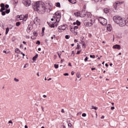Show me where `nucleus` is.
Instances as JSON below:
<instances>
[{"label": "nucleus", "mask_w": 128, "mask_h": 128, "mask_svg": "<svg viewBox=\"0 0 128 128\" xmlns=\"http://www.w3.org/2000/svg\"><path fill=\"white\" fill-rule=\"evenodd\" d=\"M34 10L38 12V14H44L46 8L44 3L42 2H36L33 6Z\"/></svg>", "instance_id": "1"}, {"label": "nucleus", "mask_w": 128, "mask_h": 128, "mask_svg": "<svg viewBox=\"0 0 128 128\" xmlns=\"http://www.w3.org/2000/svg\"><path fill=\"white\" fill-rule=\"evenodd\" d=\"M98 22H100V23H101L102 26H106V24H108V20L106 19L102 18V17H100L99 18Z\"/></svg>", "instance_id": "2"}, {"label": "nucleus", "mask_w": 128, "mask_h": 128, "mask_svg": "<svg viewBox=\"0 0 128 128\" xmlns=\"http://www.w3.org/2000/svg\"><path fill=\"white\" fill-rule=\"evenodd\" d=\"M122 18L120 16H116L113 17V20L116 22V24H118V23L120 22V21L122 19Z\"/></svg>", "instance_id": "3"}, {"label": "nucleus", "mask_w": 128, "mask_h": 128, "mask_svg": "<svg viewBox=\"0 0 128 128\" xmlns=\"http://www.w3.org/2000/svg\"><path fill=\"white\" fill-rule=\"evenodd\" d=\"M118 24H119L120 26H124L126 24V21L124 18H122Z\"/></svg>", "instance_id": "4"}, {"label": "nucleus", "mask_w": 128, "mask_h": 128, "mask_svg": "<svg viewBox=\"0 0 128 128\" xmlns=\"http://www.w3.org/2000/svg\"><path fill=\"white\" fill-rule=\"evenodd\" d=\"M55 16L56 17V22H60V18H62V16H60V13L58 12H56L55 13Z\"/></svg>", "instance_id": "5"}, {"label": "nucleus", "mask_w": 128, "mask_h": 128, "mask_svg": "<svg viewBox=\"0 0 128 128\" xmlns=\"http://www.w3.org/2000/svg\"><path fill=\"white\" fill-rule=\"evenodd\" d=\"M74 15L75 16H76L77 18H78V16H80V18H84V16H86L85 14H80V12H74Z\"/></svg>", "instance_id": "6"}, {"label": "nucleus", "mask_w": 128, "mask_h": 128, "mask_svg": "<svg viewBox=\"0 0 128 128\" xmlns=\"http://www.w3.org/2000/svg\"><path fill=\"white\" fill-rule=\"evenodd\" d=\"M23 3L26 6H30L32 4L30 3V0H26L24 1Z\"/></svg>", "instance_id": "7"}, {"label": "nucleus", "mask_w": 128, "mask_h": 128, "mask_svg": "<svg viewBox=\"0 0 128 128\" xmlns=\"http://www.w3.org/2000/svg\"><path fill=\"white\" fill-rule=\"evenodd\" d=\"M49 26L50 28H56L58 26V24H56V22L54 24H52V22L48 23Z\"/></svg>", "instance_id": "8"}, {"label": "nucleus", "mask_w": 128, "mask_h": 128, "mask_svg": "<svg viewBox=\"0 0 128 128\" xmlns=\"http://www.w3.org/2000/svg\"><path fill=\"white\" fill-rule=\"evenodd\" d=\"M58 28L60 30H64L66 28V25H63V26H60Z\"/></svg>", "instance_id": "9"}, {"label": "nucleus", "mask_w": 128, "mask_h": 128, "mask_svg": "<svg viewBox=\"0 0 128 128\" xmlns=\"http://www.w3.org/2000/svg\"><path fill=\"white\" fill-rule=\"evenodd\" d=\"M40 22V19H38V18H36L34 19V24H38V22Z\"/></svg>", "instance_id": "10"}, {"label": "nucleus", "mask_w": 128, "mask_h": 128, "mask_svg": "<svg viewBox=\"0 0 128 128\" xmlns=\"http://www.w3.org/2000/svg\"><path fill=\"white\" fill-rule=\"evenodd\" d=\"M113 48H117V50H120V46L116 44L113 46Z\"/></svg>", "instance_id": "11"}, {"label": "nucleus", "mask_w": 128, "mask_h": 128, "mask_svg": "<svg viewBox=\"0 0 128 128\" xmlns=\"http://www.w3.org/2000/svg\"><path fill=\"white\" fill-rule=\"evenodd\" d=\"M112 30V26L110 24H108L107 26V30L108 32H110Z\"/></svg>", "instance_id": "12"}, {"label": "nucleus", "mask_w": 128, "mask_h": 128, "mask_svg": "<svg viewBox=\"0 0 128 128\" xmlns=\"http://www.w3.org/2000/svg\"><path fill=\"white\" fill-rule=\"evenodd\" d=\"M113 6H114V8L116 10L118 8V2H115L114 3Z\"/></svg>", "instance_id": "13"}, {"label": "nucleus", "mask_w": 128, "mask_h": 128, "mask_svg": "<svg viewBox=\"0 0 128 128\" xmlns=\"http://www.w3.org/2000/svg\"><path fill=\"white\" fill-rule=\"evenodd\" d=\"M68 2L71 4H76V0H68Z\"/></svg>", "instance_id": "14"}, {"label": "nucleus", "mask_w": 128, "mask_h": 128, "mask_svg": "<svg viewBox=\"0 0 128 128\" xmlns=\"http://www.w3.org/2000/svg\"><path fill=\"white\" fill-rule=\"evenodd\" d=\"M38 54H36V56L33 57L32 60H36V58H38Z\"/></svg>", "instance_id": "15"}, {"label": "nucleus", "mask_w": 128, "mask_h": 128, "mask_svg": "<svg viewBox=\"0 0 128 128\" xmlns=\"http://www.w3.org/2000/svg\"><path fill=\"white\" fill-rule=\"evenodd\" d=\"M15 52H16V54H20V50L18 48H16L15 50Z\"/></svg>", "instance_id": "16"}, {"label": "nucleus", "mask_w": 128, "mask_h": 128, "mask_svg": "<svg viewBox=\"0 0 128 128\" xmlns=\"http://www.w3.org/2000/svg\"><path fill=\"white\" fill-rule=\"evenodd\" d=\"M82 46V48H86V43L84 42H80Z\"/></svg>", "instance_id": "17"}, {"label": "nucleus", "mask_w": 128, "mask_h": 128, "mask_svg": "<svg viewBox=\"0 0 128 128\" xmlns=\"http://www.w3.org/2000/svg\"><path fill=\"white\" fill-rule=\"evenodd\" d=\"M78 26H75L73 29L72 28H71V32H74V30H78Z\"/></svg>", "instance_id": "18"}, {"label": "nucleus", "mask_w": 128, "mask_h": 128, "mask_svg": "<svg viewBox=\"0 0 128 128\" xmlns=\"http://www.w3.org/2000/svg\"><path fill=\"white\" fill-rule=\"evenodd\" d=\"M117 4H118V6H120V4H124V1L122 2H120V1H118L116 2Z\"/></svg>", "instance_id": "19"}, {"label": "nucleus", "mask_w": 128, "mask_h": 128, "mask_svg": "<svg viewBox=\"0 0 128 128\" xmlns=\"http://www.w3.org/2000/svg\"><path fill=\"white\" fill-rule=\"evenodd\" d=\"M19 18H20V20H22L24 18V15H20L18 16Z\"/></svg>", "instance_id": "20"}, {"label": "nucleus", "mask_w": 128, "mask_h": 128, "mask_svg": "<svg viewBox=\"0 0 128 128\" xmlns=\"http://www.w3.org/2000/svg\"><path fill=\"white\" fill-rule=\"evenodd\" d=\"M104 12L105 14H108V8H104Z\"/></svg>", "instance_id": "21"}, {"label": "nucleus", "mask_w": 128, "mask_h": 128, "mask_svg": "<svg viewBox=\"0 0 128 128\" xmlns=\"http://www.w3.org/2000/svg\"><path fill=\"white\" fill-rule=\"evenodd\" d=\"M56 6H57L58 8H60V2H57L56 4Z\"/></svg>", "instance_id": "22"}, {"label": "nucleus", "mask_w": 128, "mask_h": 128, "mask_svg": "<svg viewBox=\"0 0 128 128\" xmlns=\"http://www.w3.org/2000/svg\"><path fill=\"white\" fill-rule=\"evenodd\" d=\"M86 15L88 16V18H90V16H92V14L90 12H87Z\"/></svg>", "instance_id": "23"}, {"label": "nucleus", "mask_w": 128, "mask_h": 128, "mask_svg": "<svg viewBox=\"0 0 128 128\" xmlns=\"http://www.w3.org/2000/svg\"><path fill=\"white\" fill-rule=\"evenodd\" d=\"M9 31H10V28H6V34H8Z\"/></svg>", "instance_id": "24"}, {"label": "nucleus", "mask_w": 128, "mask_h": 128, "mask_svg": "<svg viewBox=\"0 0 128 128\" xmlns=\"http://www.w3.org/2000/svg\"><path fill=\"white\" fill-rule=\"evenodd\" d=\"M76 24L77 26H80V22L78 21V20H77L76 22Z\"/></svg>", "instance_id": "25"}, {"label": "nucleus", "mask_w": 128, "mask_h": 128, "mask_svg": "<svg viewBox=\"0 0 128 128\" xmlns=\"http://www.w3.org/2000/svg\"><path fill=\"white\" fill-rule=\"evenodd\" d=\"M80 44L78 43L77 48H76V50H80Z\"/></svg>", "instance_id": "26"}, {"label": "nucleus", "mask_w": 128, "mask_h": 128, "mask_svg": "<svg viewBox=\"0 0 128 128\" xmlns=\"http://www.w3.org/2000/svg\"><path fill=\"white\" fill-rule=\"evenodd\" d=\"M16 26H20V22H18L16 23Z\"/></svg>", "instance_id": "27"}, {"label": "nucleus", "mask_w": 128, "mask_h": 128, "mask_svg": "<svg viewBox=\"0 0 128 128\" xmlns=\"http://www.w3.org/2000/svg\"><path fill=\"white\" fill-rule=\"evenodd\" d=\"M88 26H92V22H88Z\"/></svg>", "instance_id": "28"}, {"label": "nucleus", "mask_w": 128, "mask_h": 128, "mask_svg": "<svg viewBox=\"0 0 128 128\" xmlns=\"http://www.w3.org/2000/svg\"><path fill=\"white\" fill-rule=\"evenodd\" d=\"M80 14H85V16H86V12H84V11H82V12H80Z\"/></svg>", "instance_id": "29"}, {"label": "nucleus", "mask_w": 128, "mask_h": 128, "mask_svg": "<svg viewBox=\"0 0 128 128\" xmlns=\"http://www.w3.org/2000/svg\"><path fill=\"white\" fill-rule=\"evenodd\" d=\"M76 77L79 78H80V73H77L76 74Z\"/></svg>", "instance_id": "30"}, {"label": "nucleus", "mask_w": 128, "mask_h": 128, "mask_svg": "<svg viewBox=\"0 0 128 128\" xmlns=\"http://www.w3.org/2000/svg\"><path fill=\"white\" fill-rule=\"evenodd\" d=\"M6 10V8L4 7H2L1 10H0V12H4Z\"/></svg>", "instance_id": "31"}, {"label": "nucleus", "mask_w": 128, "mask_h": 128, "mask_svg": "<svg viewBox=\"0 0 128 128\" xmlns=\"http://www.w3.org/2000/svg\"><path fill=\"white\" fill-rule=\"evenodd\" d=\"M92 2H100V0H93Z\"/></svg>", "instance_id": "32"}, {"label": "nucleus", "mask_w": 128, "mask_h": 128, "mask_svg": "<svg viewBox=\"0 0 128 128\" xmlns=\"http://www.w3.org/2000/svg\"><path fill=\"white\" fill-rule=\"evenodd\" d=\"M55 68H58V64H55L54 65Z\"/></svg>", "instance_id": "33"}, {"label": "nucleus", "mask_w": 128, "mask_h": 128, "mask_svg": "<svg viewBox=\"0 0 128 128\" xmlns=\"http://www.w3.org/2000/svg\"><path fill=\"white\" fill-rule=\"evenodd\" d=\"M14 80L15 82H20V80L16 78H14Z\"/></svg>", "instance_id": "34"}, {"label": "nucleus", "mask_w": 128, "mask_h": 128, "mask_svg": "<svg viewBox=\"0 0 128 128\" xmlns=\"http://www.w3.org/2000/svg\"><path fill=\"white\" fill-rule=\"evenodd\" d=\"M2 13V16H6V12H4V11H2L1 12Z\"/></svg>", "instance_id": "35"}, {"label": "nucleus", "mask_w": 128, "mask_h": 128, "mask_svg": "<svg viewBox=\"0 0 128 128\" xmlns=\"http://www.w3.org/2000/svg\"><path fill=\"white\" fill-rule=\"evenodd\" d=\"M90 58H94L96 56H94V55H90Z\"/></svg>", "instance_id": "36"}, {"label": "nucleus", "mask_w": 128, "mask_h": 128, "mask_svg": "<svg viewBox=\"0 0 128 128\" xmlns=\"http://www.w3.org/2000/svg\"><path fill=\"white\" fill-rule=\"evenodd\" d=\"M34 34L35 36H38V33L36 32H34Z\"/></svg>", "instance_id": "37"}, {"label": "nucleus", "mask_w": 128, "mask_h": 128, "mask_svg": "<svg viewBox=\"0 0 128 128\" xmlns=\"http://www.w3.org/2000/svg\"><path fill=\"white\" fill-rule=\"evenodd\" d=\"M82 116L86 118V113H84L82 114Z\"/></svg>", "instance_id": "38"}, {"label": "nucleus", "mask_w": 128, "mask_h": 128, "mask_svg": "<svg viewBox=\"0 0 128 128\" xmlns=\"http://www.w3.org/2000/svg\"><path fill=\"white\" fill-rule=\"evenodd\" d=\"M65 38H66V40H68V38H70V36L66 35Z\"/></svg>", "instance_id": "39"}, {"label": "nucleus", "mask_w": 128, "mask_h": 128, "mask_svg": "<svg viewBox=\"0 0 128 128\" xmlns=\"http://www.w3.org/2000/svg\"><path fill=\"white\" fill-rule=\"evenodd\" d=\"M58 54L60 58V56H62V52H60V53H58Z\"/></svg>", "instance_id": "40"}, {"label": "nucleus", "mask_w": 128, "mask_h": 128, "mask_svg": "<svg viewBox=\"0 0 128 128\" xmlns=\"http://www.w3.org/2000/svg\"><path fill=\"white\" fill-rule=\"evenodd\" d=\"M10 10H7L6 11V14H10Z\"/></svg>", "instance_id": "41"}, {"label": "nucleus", "mask_w": 128, "mask_h": 128, "mask_svg": "<svg viewBox=\"0 0 128 128\" xmlns=\"http://www.w3.org/2000/svg\"><path fill=\"white\" fill-rule=\"evenodd\" d=\"M44 30H46V28H43L42 29V34L44 32Z\"/></svg>", "instance_id": "42"}, {"label": "nucleus", "mask_w": 128, "mask_h": 128, "mask_svg": "<svg viewBox=\"0 0 128 128\" xmlns=\"http://www.w3.org/2000/svg\"><path fill=\"white\" fill-rule=\"evenodd\" d=\"M68 126L69 128H72V124L70 123L68 124Z\"/></svg>", "instance_id": "43"}, {"label": "nucleus", "mask_w": 128, "mask_h": 128, "mask_svg": "<svg viewBox=\"0 0 128 128\" xmlns=\"http://www.w3.org/2000/svg\"><path fill=\"white\" fill-rule=\"evenodd\" d=\"M23 20H24V22H26V20H28V18H26L25 17L23 18Z\"/></svg>", "instance_id": "44"}, {"label": "nucleus", "mask_w": 128, "mask_h": 128, "mask_svg": "<svg viewBox=\"0 0 128 128\" xmlns=\"http://www.w3.org/2000/svg\"><path fill=\"white\" fill-rule=\"evenodd\" d=\"M28 14H26L25 16H24V18H28Z\"/></svg>", "instance_id": "45"}, {"label": "nucleus", "mask_w": 128, "mask_h": 128, "mask_svg": "<svg viewBox=\"0 0 128 128\" xmlns=\"http://www.w3.org/2000/svg\"><path fill=\"white\" fill-rule=\"evenodd\" d=\"M36 44H40V40H38L36 42Z\"/></svg>", "instance_id": "46"}, {"label": "nucleus", "mask_w": 128, "mask_h": 128, "mask_svg": "<svg viewBox=\"0 0 128 128\" xmlns=\"http://www.w3.org/2000/svg\"><path fill=\"white\" fill-rule=\"evenodd\" d=\"M0 6H1V8H4V4H0Z\"/></svg>", "instance_id": "47"}, {"label": "nucleus", "mask_w": 128, "mask_h": 128, "mask_svg": "<svg viewBox=\"0 0 128 128\" xmlns=\"http://www.w3.org/2000/svg\"><path fill=\"white\" fill-rule=\"evenodd\" d=\"M9 7H10V6H8V4H6L5 6V8H8Z\"/></svg>", "instance_id": "48"}, {"label": "nucleus", "mask_w": 128, "mask_h": 128, "mask_svg": "<svg viewBox=\"0 0 128 128\" xmlns=\"http://www.w3.org/2000/svg\"><path fill=\"white\" fill-rule=\"evenodd\" d=\"M88 58L86 57V58L84 59V62H88Z\"/></svg>", "instance_id": "49"}, {"label": "nucleus", "mask_w": 128, "mask_h": 128, "mask_svg": "<svg viewBox=\"0 0 128 128\" xmlns=\"http://www.w3.org/2000/svg\"><path fill=\"white\" fill-rule=\"evenodd\" d=\"M64 76H68V73H64Z\"/></svg>", "instance_id": "50"}, {"label": "nucleus", "mask_w": 128, "mask_h": 128, "mask_svg": "<svg viewBox=\"0 0 128 128\" xmlns=\"http://www.w3.org/2000/svg\"><path fill=\"white\" fill-rule=\"evenodd\" d=\"M61 112H62V114H64V110L62 109Z\"/></svg>", "instance_id": "51"}, {"label": "nucleus", "mask_w": 128, "mask_h": 128, "mask_svg": "<svg viewBox=\"0 0 128 128\" xmlns=\"http://www.w3.org/2000/svg\"><path fill=\"white\" fill-rule=\"evenodd\" d=\"M80 54V51H78L76 52V54Z\"/></svg>", "instance_id": "52"}, {"label": "nucleus", "mask_w": 128, "mask_h": 128, "mask_svg": "<svg viewBox=\"0 0 128 128\" xmlns=\"http://www.w3.org/2000/svg\"><path fill=\"white\" fill-rule=\"evenodd\" d=\"M71 74H72V76H74V71H72L71 72Z\"/></svg>", "instance_id": "53"}, {"label": "nucleus", "mask_w": 128, "mask_h": 128, "mask_svg": "<svg viewBox=\"0 0 128 128\" xmlns=\"http://www.w3.org/2000/svg\"><path fill=\"white\" fill-rule=\"evenodd\" d=\"M14 2L15 4H18V0H15Z\"/></svg>", "instance_id": "54"}, {"label": "nucleus", "mask_w": 128, "mask_h": 128, "mask_svg": "<svg viewBox=\"0 0 128 128\" xmlns=\"http://www.w3.org/2000/svg\"><path fill=\"white\" fill-rule=\"evenodd\" d=\"M8 124H12V121L10 120V121L8 122Z\"/></svg>", "instance_id": "55"}, {"label": "nucleus", "mask_w": 128, "mask_h": 128, "mask_svg": "<svg viewBox=\"0 0 128 128\" xmlns=\"http://www.w3.org/2000/svg\"><path fill=\"white\" fill-rule=\"evenodd\" d=\"M111 110H114V106L111 107Z\"/></svg>", "instance_id": "56"}, {"label": "nucleus", "mask_w": 128, "mask_h": 128, "mask_svg": "<svg viewBox=\"0 0 128 128\" xmlns=\"http://www.w3.org/2000/svg\"><path fill=\"white\" fill-rule=\"evenodd\" d=\"M68 66H72V64L69 62Z\"/></svg>", "instance_id": "57"}, {"label": "nucleus", "mask_w": 128, "mask_h": 128, "mask_svg": "<svg viewBox=\"0 0 128 128\" xmlns=\"http://www.w3.org/2000/svg\"><path fill=\"white\" fill-rule=\"evenodd\" d=\"M101 118H102V119L104 118V116H101Z\"/></svg>", "instance_id": "58"}, {"label": "nucleus", "mask_w": 128, "mask_h": 128, "mask_svg": "<svg viewBox=\"0 0 128 128\" xmlns=\"http://www.w3.org/2000/svg\"><path fill=\"white\" fill-rule=\"evenodd\" d=\"M73 24H74V26H76V22H74L73 23Z\"/></svg>", "instance_id": "59"}, {"label": "nucleus", "mask_w": 128, "mask_h": 128, "mask_svg": "<svg viewBox=\"0 0 128 128\" xmlns=\"http://www.w3.org/2000/svg\"><path fill=\"white\" fill-rule=\"evenodd\" d=\"M43 98H46V95H44V96H43Z\"/></svg>", "instance_id": "60"}, {"label": "nucleus", "mask_w": 128, "mask_h": 128, "mask_svg": "<svg viewBox=\"0 0 128 128\" xmlns=\"http://www.w3.org/2000/svg\"><path fill=\"white\" fill-rule=\"evenodd\" d=\"M92 70H96V68H92Z\"/></svg>", "instance_id": "61"}, {"label": "nucleus", "mask_w": 128, "mask_h": 128, "mask_svg": "<svg viewBox=\"0 0 128 128\" xmlns=\"http://www.w3.org/2000/svg\"><path fill=\"white\" fill-rule=\"evenodd\" d=\"M41 50H42V49H41L40 48H38V50L39 52H40Z\"/></svg>", "instance_id": "62"}, {"label": "nucleus", "mask_w": 128, "mask_h": 128, "mask_svg": "<svg viewBox=\"0 0 128 128\" xmlns=\"http://www.w3.org/2000/svg\"><path fill=\"white\" fill-rule=\"evenodd\" d=\"M94 110H98V108H97V107L94 106Z\"/></svg>", "instance_id": "63"}, {"label": "nucleus", "mask_w": 128, "mask_h": 128, "mask_svg": "<svg viewBox=\"0 0 128 128\" xmlns=\"http://www.w3.org/2000/svg\"><path fill=\"white\" fill-rule=\"evenodd\" d=\"M24 128H28V126L26 125V126H24Z\"/></svg>", "instance_id": "64"}]
</instances>
